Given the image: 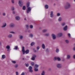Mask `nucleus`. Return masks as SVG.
Instances as JSON below:
<instances>
[{
    "label": "nucleus",
    "instance_id": "obj_1",
    "mask_svg": "<svg viewBox=\"0 0 75 75\" xmlns=\"http://www.w3.org/2000/svg\"><path fill=\"white\" fill-rule=\"evenodd\" d=\"M71 4L69 2H67L64 6V8L65 9H69V8H71Z\"/></svg>",
    "mask_w": 75,
    "mask_h": 75
},
{
    "label": "nucleus",
    "instance_id": "obj_2",
    "mask_svg": "<svg viewBox=\"0 0 75 75\" xmlns=\"http://www.w3.org/2000/svg\"><path fill=\"white\" fill-rule=\"evenodd\" d=\"M22 51L23 52V54H25V53L26 54H27L29 53V51L28 50H27L25 51V50H24V47L23 46L22 47Z\"/></svg>",
    "mask_w": 75,
    "mask_h": 75
},
{
    "label": "nucleus",
    "instance_id": "obj_3",
    "mask_svg": "<svg viewBox=\"0 0 75 75\" xmlns=\"http://www.w3.org/2000/svg\"><path fill=\"white\" fill-rule=\"evenodd\" d=\"M18 4L20 7H23V1L22 0H19L18 1Z\"/></svg>",
    "mask_w": 75,
    "mask_h": 75
},
{
    "label": "nucleus",
    "instance_id": "obj_4",
    "mask_svg": "<svg viewBox=\"0 0 75 75\" xmlns=\"http://www.w3.org/2000/svg\"><path fill=\"white\" fill-rule=\"evenodd\" d=\"M56 67H57V68L61 69V68H62V64H57L56 65Z\"/></svg>",
    "mask_w": 75,
    "mask_h": 75
},
{
    "label": "nucleus",
    "instance_id": "obj_5",
    "mask_svg": "<svg viewBox=\"0 0 75 75\" xmlns=\"http://www.w3.org/2000/svg\"><path fill=\"white\" fill-rule=\"evenodd\" d=\"M37 56H36V55L35 54H33L32 57V58H31V59L33 61H34L35 59V58H36Z\"/></svg>",
    "mask_w": 75,
    "mask_h": 75
},
{
    "label": "nucleus",
    "instance_id": "obj_6",
    "mask_svg": "<svg viewBox=\"0 0 75 75\" xmlns=\"http://www.w3.org/2000/svg\"><path fill=\"white\" fill-rule=\"evenodd\" d=\"M62 35H63L62 33H59L57 34V37L59 38V37H61L62 36Z\"/></svg>",
    "mask_w": 75,
    "mask_h": 75
},
{
    "label": "nucleus",
    "instance_id": "obj_7",
    "mask_svg": "<svg viewBox=\"0 0 75 75\" xmlns=\"http://www.w3.org/2000/svg\"><path fill=\"white\" fill-rule=\"evenodd\" d=\"M51 37L53 40H55L56 39V35L54 34H52L51 35Z\"/></svg>",
    "mask_w": 75,
    "mask_h": 75
},
{
    "label": "nucleus",
    "instance_id": "obj_8",
    "mask_svg": "<svg viewBox=\"0 0 75 75\" xmlns=\"http://www.w3.org/2000/svg\"><path fill=\"white\" fill-rule=\"evenodd\" d=\"M32 68L33 67H32L31 66H29L28 67L29 72H33V71L32 70Z\"/></svg>",
    "mask_w": 75,
    "mask_h": 75
},
{
    "label": "nucleus",
    "instance_id": "obj_9",
    "mask_svg": "<svg viewBox=\"0 0 75 75\" xmlns=\"http://www.w3.org/2000/svg\"><path fill=\"white\" fill-rule=\"evenodd\" d=\"M57 59L58 61H61V58L59 57H55L54 58V60H57Z\"/></svg>",
    "mask_w": 75,
    "mask_h": 75
},
{
    "label": "nucleus",
    "instance_id": "obj_10",
    "mask_svg": "<svg viewBox=\"0 0 75 75\" xmlns=\"http://www.w3.org/2000/svg\"><path fill=\"white\" fill-rule=\"evenodd\" d=\"M31 11V8L30 7H28L27 8V12L28 13H29V12H30Z\"/></svg>",
    "mask_w": 75,
    "mask_h": 75
},
{
    "label": "nucleus",
    "instance_id": "obj_11",
    "mask_svg": "<svg viewBox=\"0 0 75 75\" xmlns=\"http://www.w3.org/2000/svg\"><path fill=\"white\" fill-rule=\"evenodd\" d=\"M6 49H7V51H10V47L9 45H8L6 47Z\"/></svg>",
    "mask_w": 75,
    "mask_h": 75
},
{
    "label": "nucleus",
    "instance_id": "obj_12",
    "mask_svg": "<svg viewBox=\"0 0 75 75\" xmlns=\"http://www.w3.org/2000/svg\"><path fill=\"white\" fill-rule=\"evenodd\" d=\"M54 12L53 11H51L50 12V17H51V18H52L54 17V14L53 13Z\"/></svg>",
    "mask_w": 75,
    "mask_h": 75
},
{
    "label": "nucleus",
    "instance_id": "obj_13",
    "mask_svg": "<svg viewBox=\"0 0 75 75\" xmlns=\"http://www.w3.org/2000/svg\"><path fill=\"white\" fill-rule=\"evenodd\" d=\"M6 25H7V24L6 23H3V25L1 26V28H4L6 27Z\"/></svg>",
    "mask_w": 75,
    "mask_h": 75
},
{
    "label": "nucleus",
    "instance_id": "obj_14",
    "mask_svg": "<svg viewBox=\"0 0 75 75\" xmlns=\"http://www.w3.org/2000/svg\"><path fill=\"white\" fill-rule=\"evenodd\" d=\"M9 26L10 27H11V28H13V27H15V24L13 23H11L10 24Z\"/></svg>",
    "mask_w": 75,
    "mask_h": 75
},
{
    "label": "nucleus",
    "instance_id": "obj_15",
    "mask_svg": "<svg viewBox=\"0 0 75 75\" xmlns=\"http://www.w3.org/2000/svg\"><path fill=\"white\" fill-rule=\"evenodd\" d=\"M63 30L64 31H67L68 30V26L66 25L63 28Z\"/></svg>",
    "mask_w": 75,
    "mask_h": 75
},
{
    "label": "nucleus",
    "instance_id": "obj_16",
    "mask_svg": "<svg viewBox=\"0 0 75 75\" xmlns=\"http://www.w3.org/2000/svg\"><path fill=\"white\" fill-rule=\"evenodd\" d=\"M16 20L17 21H18L20 20V16H17L15 17Z\"/></svg>",
    "mask_w": 75,
    "mask_h": 75
},
{
    "label": "nucleus",
    "instance_id": "obj_17",
    "mask_svg": "<svg viewBox=\"0 0 75 75\" xmlns=\"http://www.w3.org/2000/svg\"><path fill=\"white\" fill-rule=\"evenodd\" d=\"M71 58V55L69 54H68L67 56V59H69Z\"/></svg>",
    "mask_w": 75,
    "mask_h": 75
},
{
    "label": "nucleus",
    "instance_id": "obj_18",
    "mask_svg": "<svg viewBox=\"0 0 75 75\" xmlns=\"http://www.w3.org/2000/svg\"><path fill=\"white\" fill-rule=\"evenodd\" d=\"M12 37H13V35L11 34H9L8 35V37L9 38H12Z\"/></svg>",
    "mask_w": 75,
    "mask_h": 75
},
{
    "label": "nucleus",
    "instance_id": "obj_19",
    "mask_svg": "<svg viewBox=\"0 0 75 75\" xmlns=\"http://www.w3.org/2000/svg\"><path fill=\"white\" fill-rule=\"evenodd\" d=\"M38 67H39V65L38 64H35V66L34 67V68H38Z\"/></svg>",
    "mask_w": 75,
    "mask_h": 75
},
{
    "label": "nucleus",
    "instance_id": "obj_20",
    "mask_svg": "<svg viewBox=\"0 0 75 75\" xmlns=\"http://www.w3.org/2000/svg\"><path fill=\"white\" fill-rule=\"evenodd\" d=\"M45 71L43 70L42 72L41 73V75H45Z\"/></svg>",
    "mask_w": 75,
    "mask_h": 75
},
{
    "label": "nucleus",
    "instance_id": "obj_21",
    "mask_svg": "<svg viewBox=\"0 0 75 75\" xmlns=\"http://www.w3.org/2000/svg\"><path fill=\"white\" fill-rule=\"evenodd\" d=\"M62 17H59L58 19V21H62Z\"/></svg>",
    "mask_w": 75,
    "mask_h": 75
},
{
    "label": "nucleus",
    "instance_id": "obj_22",
    "mask_svg": "<svg viewBox=\"0 0 75 75\" xmlns=\"http://www.w3.org/2000/svg\"><path fill=\"white\" fill-rule=\"evenodd\" d=\"M46 37H48L50 35V33H46L44 35Z\"/></svg>",
    "mask_w": 75,
    "mask_h": 75
},
{
    "label": "nucleus",
    "instance_id": "obj_23",
    "mask_svg": "<svg viewBox=\"0 0 75 75\" xmlns=\"http://www.w3.org/2000/svg\"><path fill=\"white\" fill-rule=\"evenodd\" d=\"M26 6H27V8L29 7V6H30V3L29 2H27L26 3Z\"/></svg>",
    "mask_w": 75,
    "mask_h": 75
},
{
    "label": "nucleus",
    "instance_id": "obj_24",
    "mask_svg": "<svg viewBox=\"0 0 75 75\" xmlns=\"http://www.w3.org/2000/svg\"><path fill=\"white\" fill-rule=\"evenodd\" d=\"M45 7L46 9H48V5L46 4L45 6Z\"/></svg>",
    "mask_w": 75,
    "mask_h": 75
},
{
    "label": "nucleus",
    "instance_id": "obj_25",
    "mask_svg": "<svg viewBox=\"0 0 75 75\" xmlns=\"http://www.w3.org/2000/svg\"><path fill=\"white\" fill-rule=\"evenodd\" d=\"M42 47L43 49H45V45L44 44H42Z\"/></svg>",
    "mask_w": 75,
    "mask_h": 75
},
{
    "label": "nucleus",
    "instance_id": "obj_26",
    "mask_svg": "<svg viewBox=\"0 0 75 75\" xmlns=\"http://www.w3.org/2000/svg\"><path fill=\"white\" fill-rule=\"evenodd\" d=\"M2 59H4V58H6V55L4 54L2 55Z\"/></svg>",
    "mask_w": 75,
    "mask_h": 75
},
{
    "label": "nucleus",
    "instance_id": "obj_27",
    "mask_svg": "<svg viewBox=\"0 0 75 75\" xmlns=\"http://www.w3.org/2000/svg\"><path fill=\"white\" fill-rule=\"evenodd\" d=\"M59 49L57 48L56 50V52H57V53H58L59 52Z\"/></svg>",
    "mask_w": 75,
    "mask_h": 75
},
{
    "label": "nucleus",
    "instance_id": "obj_28",
    "mask_svg": "<svg viewBox=\"0 0 75 75\" xmlns=\"http://www.w3.org/2000/svg\"><path fill=\"white\" fill-rule=\"evenodd\" d=\"M17 49H18V46L17 45L14 47V50H17Z\"/></svg>",
    "mask_w": 75,
    "mask_h": 75
},
{
    "label": "nucleus",
    "instance_id": "obj_29",
    "mask_svg": "<svg viewBox=\"0 0 75 75\" xmlns=\"http://www.w3.org/2000/svg\"><path fill=\"white\" fill-rule=\"evenodd\" d=\"M61 25L62 26V27H64V26H65V23H62L61 24Z\"/></svg>",
    "mask_w": 75,
    "mask_h": 75
},
{
    "label": "nucleus",
    "instance_id": "obj_30",
    "mask_svg": "<svg viewBox=\"0 0 75 75\" xmlns=\"http://www.w3.org/2000/svg\"><path fill=\"white\" fill-rule=\"evenodd\" d=\"M34 68V71L35 72H37V71H38V68Z\"/></svg>",
    "mask_w": 75,
    "mask_h": 75
},
{
    "label": "nucleus",
    "instance_id": "obj_31",
    "mask_svg": "<svg viewBox=\"0 0 75 75\" xmlns=\"http://www.w3.org/2000/svg\"><path fill=\"white\" fill-rule=\"evenodd\" d=\"M19 38L21 40H22L23 38V35H20L19 37Z\"/></svg>",
    "mask_w": 75,
    "mask_h": 75
},
{
    "label": "nucleus",
    "instance_id": "obj_32",
    "mask_svg": "<svg viewBox=\"0 0 75 75\" xmlns=\"http://www.w3.org/2000/svg\"><path fill=\"white\" fill-rule=\"evenodd\" d=\"M47 29H44L42 30V32L43 33H45V32H47Z\"/></svg>",
    "mask_w": 75,
    "mask_h": 75
},
{
    "label": "nucleus",
    "instance_id": "obj_33",
    "mask_svg": "<svg viewBox=\"0 0 75 75\" xmlns=\"http://www.w3.org/2000/svg\"><path fill=\"white\" fill-rule=\"evenodd\" d=\"M31 65V66H32V67H33V66H34V62H32L30 64Z\"/></svg>",
    "mask_w": 75,
    "mask_h": 75
},
{
    "label": "nucleus",
    "instance_id": "obj_34",
    "mask_svg": "<svg viewBox=\"0 0 75 75\" xmlns=\"http://www.w3.org/2000/svg\"><path fill=\"white\" fill-rule=\"evenodd\" d=\"M61 16V14L59 13H57V17H59V16Z\"/></svg>",
    "mask_w": 75,
    "mask_h": 75
},
{
    "label": "nucleus",
    "instance_id": "obj_35",
    "mask_svg": "<svg viewBox=\"0 0 75 75\" xmlns=\"http://www.w3.org/2000/svg\"><path fill=\"white\" fill-rule=\"evenodd\" d=\"M65 42L67 44H68L69 43V41L68 40H65Z\"/></svg>",
    "mask_w": 75,
    "mask_h": 75
},
{
    "label": "nucleus",
    "instance_id": "obj_36",
    "mask_svg": "<svg viewBox=\"0 0 75 75\" xmlns=\"http://www.w3.org/2000/svg\"><path fill=\"white\" fill-rule=\"evenodd\" d=\"M18 64H16L14 65V67L16 68H17L18 67Z\"/></svg>",
    "mask_w": 75,
    "mask_h": 75
},
{
    "label": "nucleus",
    "instance_id": "obj_37",
    "mask_svg": "<svg viewBox=\"0 0 75 75\" xmlns=\"http://www.w3.org/2000/svg\"><path fill=\"white\" fill-rule=\"evenodd\" d=\"M11 10H12V11H14V10H15V8H14V7L12 6L11 7Z\"/></svg>",
    "mask_w": 75,
    "mask_h": 75
},
{
    "label": "nucleus",
    "instance_id": "obj_38",
    "mask_svg": "<svg viewBox=\"0 0 75 75\" xmlns=\"http://www.w3.org/2000/svg\"><path fill=\"white\" fill-rule=\"evenodd\" d=\"M25 66L26 67H29V64L27 63V64H25Z\"/></svg>",
    "mask_w": 75,
    "mask_h": 75
},
{
    "label": "nucleus",
    "instance_id": "obj_39",
    "mask_svg": "<svg viewBox=\"0 0 75 75\" xmlns=\"http://www.w3.org/2000/svg\"><path fill=\"white\" fill-rule=\"evenodd\" d=\"M25 6H24L23 7L22 9L23 10H25Z\"/></svg>",
    "mask_w": 75,
    "mask_h": 75
},
{
    "label": "nucleus",
    "instance_id": "obj_40",
    "mask_svg": "<svg viewBox=\"0 0 75 75\" xmlns=\"http://www.w3.org/2000/svg\"><path fill=\"white\" fill-rule=\"evenodd\" d=\"M34 42H32L31 44H30V45L31 46H33L34 45Z\"/></svg>",
    "mask_w": 75,
    "mask_h": 75
},
{
    "label": "nucleus",
    "instance_id": "obj_41",
    "mask_svg": "<svg viewBox=\"0 0 75 75\" xmlns=\"http://www.w3.org/2000/svg\"><path fill=\"white\" fill-rule=\"evenodd\" d=\"M29 36L30 37H31V38H33V35L32 34H30Z\"/></svg>",
    "mask_w": 75,
    "mask_h": 75
},
{
    "label": "nucleus",
    "instance_id": "obj_42",
    "mask_svg": "<svg viewBox=\"0 0 75 75\" xmlns=\"http://www.w3.org/2000/svg\"><path fill=\"white\" fill-rule=\"evenodd\" d=\"M11 62L13 63V64H16V62L15 61H12Z\"/></svg>",
    "mask_w": 75,
    "mask_h": 75
},
{
    "label": "nucleus",
    "instance_id": "obj_43",
    "mask_svg": "<svg viewBox=\"0 0 75 75\" xmlns=\"http://www.w3.org/2000/svg\"><path fill=\"white\" fill-rule=\"evenodd\" d=\"M13 14H16V11H13L12 12Z\"/></svg>",
    "mask_w": 75,
    "mask_h": 75
},
{
    "label": "nucleus",
    "instance_id": "obj_44",
    "mask_svg": "<svg viewBox=\"0 0 75 75\" xmlns=\"http://www.w3.org/2000/svg\"><path fill=\"white\" fill-rule=\"evenodd\" d=\"M40 47L39 46H37L36 47V49H37V50H39L40 49Z\"/></svg>",
    "mask_w": 75,
    "mask_h": 75
},
{
    "label": "nucleus",
    "instance_id": "obj_45",
    "mask_svg": "<svg viewBox=\"0 0 75 75\" xmlns=\"http://www.w3.org/2000/svg\"><path fill=\"white\" fill-rule=\"evenodd\" d=\"M10 33H11V34H15V32L13 31H11L10 32Z\"/></svg>",
    "mask_w": 75,
    "mask_h": 75
},
{
    "label": "nucleus",
    "instance_id": "obj_46",
    "mask_svg": "<svg viewBox=\"0 0 75 75\" xmlns=\"http://www.w3.org/2000/svg\"><path fill=\"white\" fill-rule=\"evenodd\" d=\"M26 27L27 29H28V27H29V26H28V25H26Z\"/></svg>",
    "mask_w": 75,
    "mask_h": 75
},
{
    "label": "nucleus",
    "instance_id": "obj_47",
    "mask_svg": "<svg viewBox=\"0 0 75 75\" xmlns=\"http://www.w3.org/2000/svg\"><path fill=\"white\" fill-rule=\"evenodd\" d=\"M11 2L12 3H13V4H14V0H11Z\"/></svg>",
    "mask_w": 75,
    "mask_h": 75
},
{
    "label": "nucleus",
    "instance_id": "obj_48",
    "mask_svg": "<svg viewBox=\"0 0 75 75\" xmlns=\"http://www.w3.org/2000/svg\"><path fill=\"white\" fill-rule=\"evenodd\" d=\"M30 28H33V26L31 25H30Z\"/></svg>",
    "mask_w": 75,
    "mask_h": 75
},
{
    "label": "nucleus",
    "instance_id": "obj_49",
    "mask_svg": "<svg viewBox=\"0 0 75 75\" xmlns=\"http://www.w3.org/2000/svg\"><path fill=\"white\" fill-rule=\"evenodd\" d=\"M46 51L47 52H49L50 50H49V49H47L46 50Z\"/></svg>",
    "mask_w": 75,
    "mask_h": 75
},
{
    "label": "nucleus",
    "instance_id": "obj_50",
    "mask_svg": "<svg viewBox=\"0 0 75 75\" xmlns=\"http://www.w3.org/2000/svg\"><path fill=\"white\" fill-rule=\"evenodd\" d=\"M73 50L74 51H75V46H74L73 48Z\"/></svg>",
    "mask_w": 75,
    "mask_h": 75
},
{
    "label": "nucleus",
    "instance_id": "obj_51",
    "mask_svg": "<svg viewBox=\"0 0 75 75\" xmlns=\"http://www.w3.org/2000/svg\"><path fill=\"white\" fill-rule=\"evenodd\" d=\"M21 75H25V73L24 72H22Z\"/></svg>",
    "mask_w": 75,
    "mask_h": 75
},
{
    "label": "nucleus",
    "instance_id": "obj_52",
    "mask_svg": "<svg viewBox=\"0 0 75 75\" xmlns=\"http://www.w3.org/2000/svg\"><path fill=\"white\" fill-rule=\"evenodd\" d=\"M16 75H18V72H16Z\"/></svg>",
    "mask_w": 75,
    "mask_h": 75
},
{
    "label": "nucleus",
    "instance_id": "obj_53",
    "mask_svg": "<svg viewBox=\"0 0 75 75\" xmlns=\"http://www.w3.org/2000/svg\"><path fill=\"white\" fill-rule=\"evenodd\" d=\"M68 36L70 37H71V34H70V33H68Z\"/></svg>",
    "mask_w": 75,
    "mask_h": 75
},
{
    "label": "nucleus",
    "instance_id": "obj_54",
    "mask_svg": "<svg viewBox=\"0 0 75 75\" xmlns=\"http://www.w3.org/2000/svg\"><path fill=\"white\" fill-rule=\"evenodd\" d=\"M73 58H74V59H75V55H74L73 56Z\"/></svg>",
    "mask_w": 75,
    "mask_h": 75
},
{
    "label": "nucleus",
    "instance_id": "obj_55",
    "mask_svg": "<svg viewBox=\"0 0 75 75\" xmlns=\"http://www.w3.org/2000/svg\"><path fill=\"white\" fill-rule=\"evenodd\" d=\"M33 50L35 52H37V50H35V49H33Z\"/></svg>",
    "mask_w": 75,
    "mask_h": 75
},
{
    "label": "nucleus",
    "instance_id": "obj_56",
    "mask_svg": "<svg viewBox=\"0 0 75 75\" xmlns=\"http://www.w3.org/2000/svg\"><path fill=\"white\" fill-rule=\"evenodd\" d=\"M3 16H4L6 15V13H3Z\"/></svg>",
    "mask_w": 75,
    "mask_h": 75
},
{
    "label": "nucleus",
    "instance_id": "obj_57",
    "mask_svg": "<svg viewBox=\"0 0 75 75\" xmlns=\"http://www.w3.org/2000/svg\"><path fill=\"white\" fill-rule=\"evenodd\" d=\"M62 61L63 62H64V61H65V59H62Z\"/></svg>",
    "mask_w": 75,
    "mask_h": 75
},
{
    "label": "nucleus",
    "instance_id": "obj_58",
    "mask_svg": "<svg viewBox=\"0 0 75 75\" xmlns=\"http://www.w3.org/2000/svg\"><path fill=\"white\" fill-rule=\"evenodd\" d=\"M49 71H51V68H50L49 69Z\"/></svg>",
    "mask_w": 75,
    "mask_h": 75
},
{
    "label": "nucleus",
    "instance_id": "obj_59",
    "mask_svg": "<svg viewBox=\"0 0 75 75\" xmlns=\"http://www.w3.org/2000/svg\"><path fill=\"white\" fill-rule=\"evenodd\" d=\"M28 33H30V32H31V31H30V30H29L28 31Z\"/></svg>",
    "mask_w": 75,
    "mask_h": 75
},
{
    "label": "nucleus",
    "instance_id": "obj_60",
    "mask_svg": "<svg viewBox=\"0 0 75 75\" xmlns=\"http://www.w3.org/2000/svg\"><path fill=\"white\" fill-rule=\"evenodd\" d=\"M24 20H26L27 21V19H26V18H25L24 19Z\"/></svg>",
    "mask_w": 75,
    "mask_h": 75
},
{
    "label": "nucleus",
    "instance_id": "obj_61",
    "mask_svg": "<svg viewBox=\"0 0 75 75\" xmlns=\"http://www.w3.org/2000/svg\"><path fill=\"white\" fill-rule=\"evenodd\" d=\"M35 75H40V74H35Z\"/></svg>",
    "mask_w": 75,
    "mask_h": 75
},
{
    "label": "nucleus",
    "instance_id": "obj_62",
    "mask_svg": "<svg viewBox=\"0 0 75 75\" xmlns=\"http://www.w3.org/2000/svg\"><path fill=\"white\" fill-rule=\"evenodd\" d=\"M1 43L0 42V45H1Z\"/></svg>",
    "mask_w": 75,
    "mask_h": 75
},
{
    "label": "nucleus",
    "instance_id": "obj_63",
    "mask_svg": "<svg viewBox=\"0 0 75 75\" xmlns=\"http://www.w3.org/2000/svg\"><path fill=\"white\" fill-rule=\"evenodd\" d=\"M74 45L75 47V43L74 44Z\"/></svg>",
    "mask_w": 75,
    "mask_h": 75
},
{
    "label": "nucleus",
    "instance_id": "obj_64",
    "mask_svg": "<svg viewBox=\"0 0 75 75\" xmlns=\"http://www.w3.org/2000/svg\"><path fill=\"white\" fill-rule=\"evenodd\" d=\"M54 5H55V4H54Z\"/></svg>",
    "mask_w": 75,
    "mask_h": 75
}]
</instances>
